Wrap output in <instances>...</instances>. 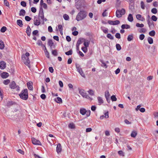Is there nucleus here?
I'll return each mask as SVG.
<instances>
[{"label": "nucleus", "mask_w": 158, "mask_h": 158, "mask_svg": "<svg viewBox=\"0 0 158 158\" xmlns=\"http://www.w3.org/2000/svg\"><path fill=\"white\" fill-rule=\"evenodd\" d=\"M101 29L102 30V31H103V32L104 33H105L106 34V33H108V28H106L104 27H101Z\"/></svg>", "instance_id": "25"}, {"label": "nucleus", "mask_w": 158, "mask_h": 158, "mask_svg": "<svg viewBox=\"0 0 158 158\" xmlns=\"http://www.w3.org/2000/svg\"><path fill=\"white\" fill-rule=\"evenodd\" d=\"M137 135V132L135 131H133L131 134V136L133 137H135Z\"/></svg>", "instance_id": "29"}, {"label": "nucleus", "mask_w": 158, "mask_h": 158, "mask_svg": "<svg viewBox=\"0 0 158 158\" xmlns=\"http://www.w3.org/2000/svg\"><path fill=\"white\" fill-rule=\"evenodd\" d=\"M151 19L154 21H156L157 20V18L155 15H152V16Z\"/></svg>", "instance_id": "48"}, {"label": "nucleus", "mask_w": 158, "mask_h": 158, "mask_svg": "<svg viewBox=\"0 0 158 158\" xmlns=\"http://www.w3.org/2000/svg\"><path fill=\"white\" fill-rule=\"evenodd\" d=\"M16 86V84L14 81H12L9 85L10 87L13 89H15Z\"/></svg>", "instance_id": "11"}, {"label": "nucleus", "mask_w": 158, "mask_h": 158, "mask_svg": "<svg viewBox=\"0 0 158 158\" xmlns=\"http://www.w3.org/2000/svg\"><path fill=\"white\" fill-rule=\"evenodd\" d=\"M111 99L112 101H115L117 99L115 96L114 95L111 96Z\"/></svg>", "instance_id": "46"}, {"label": "nucleus", "mask_w": 158, "mask_h": 158, "mask_svg": "<svg viewBox=\"0 0 158 158\" xmlns=\"http://www.w3.org/2000/svg\"><path fill=\"white\" fill-rule=\"evenodd\" d=\"M113 22L114 25H118L120 23V21L118 20H116L114 21H113Z\"/></svg>", "instance_id": "51"}, {"label": "nucleus", "mask_w": 158, "mask_h": 158, "mask_svg": "<svg viewBox=\"0 0 158 158\" xmlns=\"http://www.w3.org/2000/svg\"><path fill=\"white\" fill-rule=\"evenodd\" d=\"M10 82V81L9 79L5 80L3 81V83L5 85H7Z\"/></svg>", "instance_id": "35"}, {"label": "nucleus", "mask_w": 158, "mask_h": 158, "mask_svg": "<svg viewBox=\"0 0 158 158\" xmlns=\"http://www.w3.org/2000/svg\"><path fill=\"white\" fill-rule=\"evenodd\" d=\"M37 44L39 46L42 45V42L40 40H38L37 42Z\"/></svg>", "instance_id": "61"}, {"label": "nucleus", "mask_w": 158, "mask_h": 158, "mask_svg": "<svg viewBox=\"0 0 158 158\" xmlns=\"http://www.w3.org/2000/svg\"><path fill=\"white\" fill-rule=\"evenodd\" d=\"M85 39L84 38H80L77 41L76 45L78 46H79V45L81 44L83 41H85Z\"/></svg>", "instance_id": "17"}, {"label": "nucleus", "mask_w": 158, "mask_h": 158, "mask_svg": "<svg viewBox=\"0 0 158 158\" xmlns=\"http://www.w3.org/2000/svg\"><path fill=\"white\" fill-rule=\"evenodd\" d=\"M115 36L116 38L118 39H120L121 38L120 34L119 33H117L115 35Z\"/></svg>", "instance_id": "54"}, {"label": "nucleus", "mask_w": 158, "mask_h": 158, "mask_svg": "<svg viewBox=\"0 0 158 158\" xmlns=\"http://www.w3.org/2000/svg\"><path fill=\"white\" fill-rule=\"evenodd\" d=\"M4 44L3 41L0 40V49H2L4 47Z\"/></svg>", "instance_id": "27"}, {"label": "nucleus", "mask_w": 158, "mask_h": 158, "mask_svg": "<svg viewBox=\"0 0 158 158\" xmlns=\"http://www.w3.org/2000/svg\"><path fill=\"white\" fill-rule=\"evenodd\" d=\"M52 54L55 56H56L57 55V53L56 50H52Z\"/></svg>", "instance_id": "50"}, {"label": "nucleus", "mask_w": 158, "mask_h": 158, "mask_svg": "<svg viewBox=\"0 0 158 158\" xmlns=\"http://www.w3.org/2000/svg\"><path fill=\"white\" fill-rule=\"evenodd\" d=\"M62 150L61 146L60 143H58L56 148V150L57 153H60Z\"/></svg>", "instance_id": "13"}, {"label": "nucleus", "mask_w": 158, "mask_h": 158, "mask_svg": "<svg viewBox=\"0 0 158 158\" xmlns=\"http://www.w3.org/2000/svg\"><path fill=\"white\" fill-rule=\"evenodd\" d=\"M98 100V105H100L104 103V101L103 100L102 98L100 97H98L97 98Z\"/></svg>", "instance_id": "14"}, {"label": "nucleus", "mask_w": 158, "mask_h": 158, "mask_svg": "<svg viewBox=\"0 0 158 158\" xmlns=\"http://www.w3.org/2000/svg\"><path fill=\"white\" fill-rule=\"evenodd\" d=\"M1 76L2 78H6L9 76V74L7 73L4 72L1 74Z\"/></svg>", "instance_id": "15"}, {"label": "nucleus", "mask_w": 158, "mask_h": 158, "mask_svg": "<svg viewBox=\"0 0 158 158\" xmlns=\"http://www.w3.org/2000/svg\"><path fill=\"white\" fill-rule=\"evenodd\" d=\"M141 7L143 9H144L145 8V6L144 2L142 1L140 2Z\"/></svg>", "instance_id": "41"}, {"label": "nucleus", "mask_w": 158, "mask_h": 158, "mask_svg": "<svg viewBox=\"0 0 158 158\" xmlns=\"http://www.w3.org/2000/svg\"><path fill=\"white\" fill-rule=\"evenodd\" d=\"M39 18H40L43 20V24H44V13L43 10L42 8H41L40 10L39 14Z\"/></svg>", "instance_id": "7"}, {"label": "nucleus", "mask_w": 158, "mask_h": 158, "mask_svg": "<svg viewBox=\"0 0 158 158\" xmlns=\"http://www.w3.org/2000/svg\"><path fill=\"white\" fill-rule=\"evenodd\" d=\"M33 83L32 82H28L27 83V85L28 89L30 90H32L33 89L32 86Z\"/></svg>", "instance_id": "16"}, {"label": "nucleus", "mask_w": 158, "mask_h": 158, "mask_svg": "<svg viewBox=\"0 0 158 158\" xmlns=\"http://www.w3.org/2000/svg\"><path fill=\"white\" fill-rule=\"evenodd\" d=\"M34 25L37 26H39L40 23L39 20L35 16L34 17Z\"/></svg>", "instance_id": "9"}, {"label": "nucleus", "mask_w": 158, "mask_h": 158, "mask_svg": "<svg viewBox=\"0 0 158 158\" xmlns=\"http://www.w3.org/2000/svg\"><path fill=\"white\" fill-rule=\"evenodd\" d=\"M6 67V63L3 61L0 62V69H4Z\"/></svg>", "instance_id": "10"}, {"label": "nucleus", "mask_w": 158, "mask_h": 158, "mask_svg": "<svg viewBox=\"0 0 158 158\" xmlns=\"http://www.w3.org/2000/svg\"><path fill=\"white\" fill-rule=\"evenodd\" d=\"M31 18L28 16H27L25 17V19L27 21H29L31 20Z\"/></svg>", "instance_id": "55"}, {"label": "nucleus", "mask_w": 158, "mask_h": 158, "mask_svg": "<svg viewBox=\"0 0 158 158\" xmlns=\"http://www.w3.org/2000/svg\"><path fill=\"white\" fill-rule=\"evenodd\" d=\"M58 27L59 31H63V27L61 25H58Z\"/></svg>", "instance_id": "63"}, {"label": "nucleus", "mask_w": 158, "mask_h": 158, "mask_svg": "<svg viewBox=\"0 0 158 158\" xmlns=\"http://www.w3.org/2000/svg\"><path fill=\"white\" fill-rule=\"evenodd\" d=\"M63 18L66 20H68L69 19V16L66 14H64L63 15Z\"/></svg>", "instance_id": "31"}, {"label": "nucleus", "mask_w": 158, "mask_h": 158, "mask_svg": "<svg viewBox=\"0 0 158 158\" xmlns=\"http://www.w3.org/2000/svg\"><path fill=\"white\" fill-rule=\"evenodd\" d=\"M148 41L150 44H152L153 43V40L151 37H149L148 38Z\"/></svg>", "instance_id": "28"}, {"label": "nucleus", "mask_w": 158, "mask_h": 158, "mask_svg": "<svg viewBox=\"0 0 158 158\" xmlns=\"http://www.w3.org/2000/svg\"><path fill=\"white\" fill-rule=\"evenodd\" d=\"M151 12L154 14H156L157 13V10L156 8H153L151 10Z\"/></svg>", "instance_id": "45"}, {"label": "nucleus", "mask_w": 158, "mask_h": 158, "mask_svg": "<svg viewBox=\"0 0 158 158\" xmlns=\"http://www.w3.org/2000/svg\"><path fill=\"white\" fill-rule=\"evenodd\" d=\"M21 5L23 7H25L26 6V3L25 1H22L21 2Z\"/></svg>", "instance_id": "52"}, {"label": "nucleus", "mask_w": 158, "mask_h": 158, "mask_svg": "<svg viewBox=\"0 0 158 158\" xmlns=\"http://www.w3.org/2000/svg\"><path fill=\"white\" fill-rule=\"evenodd\" d=\"M107 37L108 38L113 40L114 39V37L111 35L110 33L108 34L107 35Z\"/></svg>", "instance_id": "37"}, {"label": "nucleus", "mask_w": 158, "mask_h": 158, "mask_svg": "<svg viewBox=\"0 0 158 158\" xmlns=\"http://www.w3.org/2000/svg\"><path fill=\"white\" fill-rule=\"evenodd\" d=\"M69 127L71 129H74L75 128L74 124L73 123H70L69 125Z\"/></svg>", "instance_id": "34"}, {"label": "nucleus", "mask_w": 158, "mask_h": 158, "mask_svg": "<svg viewBox=\"0 0 158 158\" xmlns=\"http://www.w3.org/2000/svg\"><path fill=\"white\" fill-rule=\"evenodd\" d=\"M80 112L82 115H84L86 113V110L84 108H81L80 109Z\"/></svg>", "instance_id": "19"}, {"label": "nucleus", "mask_w": 158, "mask_h": 158, "mask_svg": "<svg viewBox=\"0 0 158 158\" xmlns=\"http://www.w3.org/2000/svg\"><path fill=\"white\" fill-rule=\"evenodd\" d=\"M89 42H84V45L86 47H88L89 46Z\"/></svg>", "instance_id": "64"}, {"label": "nucleus", "mask_w": 158, "mask_h": 158, "mask_svg": "<svg viewBox=\"0 0 158 158\" xmlns=\"http://www.w3.org/2000/svg\"><path fill=\"white\" fill-rule=\"evenodd\" d=\"M66 40L69 42H70L71 41V38L69 36H67L66 37Z\"/></svg>", "instance_id": "60"}, {"label": "nucleus", "mask_w": 158, "mask_h": 158, "mask_svg": "<svg viewBox=\"0 0 158 158\" xmlns=\"http://www.w3.org/2000/svg\"><path fill=\"white\" fill-rule=\"evenodd\" d=\"M55 101L58 103H60L62 102L61 98L60 97H57L55 99Z\"/></svg>", "instance_id": "24"}, {"label": "nucleus", "mask_w": 158, "mask_h": 158, "mask_svg": "<svg viewBox=\"0 0 158 158\" xmlns=\"http://www.w3.org/2000/svg\"><path fill=\"white\" fill-rule=\"evenodd\" d=\"M87 15V13L85 10H81L76 16V19L79 21L84 19Z\"/></svg>", "instance_id": "1"}, {"label": "nucleus", "mask_w": 158, "mask_h": 158, "mask_svg": "<svg viewBox=\"0 0 158 158\" xmlns=\"http://www.w3.org/2000/svg\"><path fill=\"white\" fill-rule=\"evenodd\" d=\"M20 98L24 100H27L28 98L27 89H26L23 90L19 95Z\"/></svg>", "instance_id": "3"}, {"label": "nucleus", "mask_w": 158, "mask_h": 158, "mask_svg": "<svg viewBox=\"0 0 158 158\" xmlns=\"http://www.w3.org/2000/svg\"><path fill=\"white\" fill-rule=\"evenodd\" d=\"M127 19L129 22H132L133 21V18L132 14H130L129 15Z\"/></svg>", "instance_id": "20"}, {"label": "nucleus", "mask_w": 158, "mask_h": 158, "mask_svg": "<svg viewBox=\"0 0 158 158\" xmlns=\"http://www.w3.org/2000/svg\"><path fill=\"white\" fill-rule=\"evenodd\" d=\"M136 26L138 27H143L144 26V24L141 23L139 24V23H137L136 24Z\"/></svg>", "instance_id": "40"}, {"label": "nucleus", "mask_w": 158, "mask_h": 158, "mask_svg": "<svg viewBox=\"0 0 158 158\" xmlns=\"http://www.w3.org/2000/svg\"><path fill=\"white\" fill-rule=\"evenodd\" d=\"M13 103H14L12 101H9L7 102L6 105L8 106H10L13 105Z\"/></svg>", "instance_id": "36"}, {"label": "nucleus", "mask_w": 158, "mask_h": 158, "mask_svg": "<svg viewBox=\"0 0 158 158\" xmlns=\"http://www.w3.org/2000/svg\"><path fill=\"white\" fill-rule=\"evenodd\" d=\"M26 12L25 10L23 9H21L20 10L19 13V16H24Z\"/></svg>", "instance_id": "21"}, {"label": "nucleus", "mask_w": 158, "mask_h": 158, "mask_svg": "<svg viewBox=\"0 0 158 158\" xmlns=\"http://www.w3.org/2000/svg\"><path fill=\"white\" fill-rule=\"evenodd\" d=\"M73 51L72 50H70L69 51L66 52H65V54L66 55H71L72 54Z\"/></svg>", "instance_id": "42"}, {"label": "nucleus", "mask_w": 158, "mask_h": 158, "mask_svg": "<svg viewBox=\"0 0 158 158\" xmlns=\"http://www.w3.org/2000/svg\"><path fill=\"white\" fill-rule=\"evenodd\" d=\"M126 13V10L123 8L121 10L118 9L117 10L116 12V16L118 18L122 17V15H124Z\"/></svg>", "instance_id": "4"}, {"label": "nucleus", "mask_w": 158, "mask_h": 158, "mask_svg": "<svg viewBox=\"0 0 158 158\" xmlns=\"http://www.w3.org/2000/svg\"><path fill=\"white\" fill-rule=\"evenodd\" d=\"M4 3L6 6L8 7L9 6V3L7 0H4Z\"/></svg>", "instance_id": "44"}, {"label": "nucleus", "mask_w": 158, "mask_h": 158, "mask_svg": "<svg viewBox=\"0 0 158 158\" xmlns=\"http://www.w3.org/2000/svg\"><path fill=\"white\" fill-rule=\"evenodd\" d=\"M31 29L30 27L28 25L26 29V33L28 36H30L31 33Z\"/></svg>", "instance_id": "18"}, {"label": "nucleus", "mask_w": 158, "mask_h": 158, "mask_svg": "<svg viewBox=\"0 0 158 158\" xmlns=\"http://www.w3.org/2000/svg\"><path fill=\"white\" fill-rule=\"evenodd\" d=\"M87 117H89L90 114V110H86V113H85Z\"/></svg>", "instance_id": "56"}, {"label": "nucleus", "mask_w": 158, "mask_h": 158, "mask_svg": "<svg viewBox=\"0 0 158 158\" xmlns=\"http://www.w3.org/2000/svg\"><path fill=\"white\" fill-rule=\"evenodd\" d=\"M147 22L149 27H150L152 25H153V23L152 22L151 19L150 20H147Z\"/></svg>", "instance_id": "30"}, {"label": "nucleus", "mask_w": 158, "mask_h": 158, "mask_svg": "<svg viewBox=\"0 0 158 158\" xmlns=\"http://www.w3.org/2000/svg\"><path fill=\"white\" fill-rule=\"evenodd\" d=\"M144 35L143 34H141L140 35L139 38L141 40H143L144 39Z\"/></svg>", "instance_id": "49"}, {"label": "nucleus", "mask_w": 158, "mask_h": 158, "mask_svg": "<svg viewBox=\"0 0 158 158\" xmlns=\"http://www.w3.org/2000/svg\"><path fill=\"white\" fill-rule=\"evenodd\" d=\"M29 56V53L27 52L25 55H22V61L25 65L28 66L30 63V61L28 57Z\"/></svg>", "instance_id": "2"}, {"label": "nucleus", "mask_w": 158, "mask_h": 158, "mask_svg": "<svg viewBox=\"0 0 158 158\" xmlns=\"http://www.w3.org/2000/svg\"><path fill=\"white\" fill-rule=\"evenodd\" d=\"M31 11L33 13H35L36 11V9L34 7H32L31 8Z\"/></svg>", "instance_id": "59"}, {"label": "nucleus", "mask_w": 158, "mask_h": 158, "mask_svg": "<svg viewBox=\"0 0 158 158\" xmlns=\"http://www.w3.org/2000/svg\"><path fill=\"white\" fill-rule=\"evenodd\" d=\"M79 90V94L84 98H85L88 99H90L92 100V99L90 98L89 96L86 93L84 89H80L79 88L78 89Z\"/></svg>", "instance_id": "5"}, {"label": "nucleus", "mask_w": 158, "mask_h": 158, "mask_svg": "<svg viewBox=\"0 0 158 158\" xmlns=\"http://www.w3.org/2000/svg\"><path fill=\"white\" fill-rule=\"evenodd\" d=\"M6 30V28L5 27H3L1 29V31L2 32H5Z\"/></svg>", "instance_id": "47"}, {"label": "nucleus", "mask_w": 158, "mask_h": 158, "mask_svg": "<svg viewBox=\"0 0 158 158\" xmlns=\"http://www.w3.org/2000/svg\"><path fill=\"white\" fill-rule=\"evenodd\" d=\"M116 47L117 50L118 51H120L121 49V46L119 44H116Z\"/></svg>", "instance_id": "39"}, {"label": "nucleus", "mask_w": 158, "mask_h": 158, "mask_svg": "<svg viewBox=\"0 0 158 158\" xmlns=\"http://www.w3.org/2000/svg\"><path fill=\"white\" fill-rule=\"evenodd\" d=\"M146 30L144 28H141L139 31V32L140 33H144L146 31Z\"/></svg>", "instance_id": "53"}, {"label": "nucleus", "mask_w": 158, "mask_h": 158, "mask_svg": "<svg viewBox=\"0 0 158 158\" xmlns=\"http://www.w3.org/2000/svg\"><path fill=\"white\" fill-rule=\"evenodd\" d=\"M118 154L120 156H124V152L122 151H119L118 152Z\"/></svg>", "instance_id": "43"}, {"label": "nucleus", "mask_w": 158, "mask_h": 158, "mask_svg": "<svg viewBox=\"0 0 158 158\" xmlns=\"http://www.w3.org/2000/svg\"><path fill=\"white\" fill-rule=\"evenodd\" d=\"M48 44L51 48H54L55 47L54 43L51 40L49 39L48 40Z\"/></svg>", "instance_id": "12"}, {"label": "nucleus", "mask_w": 158, "mask_h": 158, "mask_svg": "<svg viewBox=\"0 0 158 158\" xmlns=\"http://www.w3.org/2000/svg\"><path fill=\"white\" fill-rule=\"evenodd\" d=\"M105 96L106 98H109L110 96V94L109 93L108 91H105Z\"/></svg>", "instance_id": "33"}, {"label": "nucleus", "mask_w": 158, "mask_h": 158, "mask_svg": "<svg viewBox=\"0 0 158 158\" xmlns=\"http://www.w3.org/2000/svg\"><path fill=\"white\" fill-rule=\"evenodd\" d=\"M149 34L150 36H154L155 35V31L152 30L149 32Z\"/></svg>", "instance_id": "38"}, {"label": "nucleus", "mask_w": 158, "mask_h": 158, "mask_svg": "<svg viewBox=\"0 0 158 158\" xmlns=\"http://www.w3.org/2000/svg\"><path fill=\"white\" fill-rule=\"evenodd\" d=\"M31 141L33 144L34 145H41V143L39 140L34 138H32L31 139Z\"/></svg>", "instance_id": "8"}, {"label": "nucleus", "mask_w": 158, "mask_h": 158, "mask_svg": "<svg viewBox=\"0 0 158 158\" xmlns=\"http://www.w3.org/2000/svg\"><path fill=\"white\" fill-rule=\"evenodd\" d=\"M40 97L42 99L44 100L46 98V96L45 94H42L40 95Z\"/></svg>", "instance_id": "58"}, {"label": "nucleus", "mask_w": 158, "mask_h": 158, "mask_svg": "<svg viewBox=\"0 0 158 158\" xmlns=\"http://www.w3.org/2000/svg\"><path fill=\"white\" fill-rule=\"evenodd\" d=\"M121 28L122 29H129L130 28V27L128 24H123L121 26Z\"/></svg>", "instance_id": "22"}, {"label": "nucleus", "mask_w": 158, "mask_h": 158, "mask_svg": "<svg viewBox=\"0 0 158 158\" xmlns=\"http://www.w3.org/2000/svg\"><path fill=\"white\" fill-rule=\"evenodd\" d=\"M17 23L20 27H22L23 26V22L21 20H18L17 21Z\"/></svg>", "instance_id": "23"}, {"label": "nucleus", "mask_w": 158, "mask_h": 158, "mask_svg": "<svg viewBox=\"0 0 158 158\" xmlns=\"http://www.w3.org/2000/svg\"><path fill=\"white\" fill-rule=\"evenodd\" d=\"M133 34H131L128 36L127 39L128 41H130L133 40Z\"/></svg>", "instance_id": "26"}, {"label": "nucleus", "mask_w": 158, "mask_h": 158, "mask_svg": "<svg viewBox=\"0 0 158 158\" xmlns=\"http://www.w3.org/2000/svg\"><path fill=\"white\" fill-rule=\"evenodd\" d=\"M76 67L77 69V71L83 77H85V75L84 73L83 72L82 69L80 67V66H78L76 65Z\"/></svg>", "instance_id": "6"}, {"label": "nucleus", "mask_w": 158, "mask_h": 158, "mask_svg": "<svg viewBox=\"0 0 158 158\" xmlns=\"http://www.w3.org/2000/svg\"><path fill=\"white\" fill-rule=\"evenodd\" d=\"M76 8L77 10H79L81 9V5H80V2H77L76 4Z\"/></svg>", "instance_id": "32"}, {"label": "nucleus", "mask_w": 158, "mask_h": 158, "mask_svg": "<svg viewBox=\"0 0 158 158\" xmlns=\"http://www.w3.org/2000/svg\"><path fill=\"white\" fill-rule=\"evenodd\" d=\"M89 94L91 95H94V92L92 90H89L88 91Z\"/></svg>", "instance_id": "57"}, {"label": "nucleus", "mask_w": 158, "mask_h": 158, "mask_svg": "<svg viewBox=\"0 0 158 158\" xmlns=\"http://www.w3.org/2000/svg\"><path fill=\"white\" fill-rule=\"evenodd\" d=\"M49 70L51 73H53L54 72V69L52 67H50L49 68Z\"/></svg>", "instance_id": "62"}]
</instances>
